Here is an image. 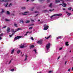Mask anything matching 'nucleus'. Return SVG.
Returning a JSON list of instances; mask_svg holds the SVG:
<instances>
[{
	"instance_id": "44",
	"label": "nucleus",
	"mask_w": 73,
	"mask_h": 73,
	"mask_svg": "<svg viewBox=\"0 0 73 73\" xmlns=\"http://www.w3.org/2000/svg\"><path fill=\"white\" fill-rule=\"evenodd\" d=\"M62 48H60L59 49V50H61V49H62Z\"/></svg>"
},
{
	"instance_id": "31",
	"label": "nucleus",
	"mask_w": 73,
	"mask_h": 73,
	"mask_svg": "<svg viewBox=\"0 0 73 73\" xmlns=\"http://www.w3.org/2000/svg\"><path fill=\"white\" fill-rule=\"evenodd\" d=\"M5 20L6 21H9V20H8V19H6Z\"/></svg>"
},
{
	"instance_id": "39",
	"label": "nucleus",
	"mask_w": 73,
	"mask_h": 73,
	"mask_svg": "<svg viewBox=\"0 0 73 73\" xmlns=\"http://www.w3.org/2000/svg\"><path fill=\"white\" fill-rule=\"evenodd\" d=\"M40 1H45V0H40Z\"/></svg>"
},
{
	"instance_id": "6",
	"label": "nucleus",
	"mask_w": 73,
	"mask_h": 73,
	"mask_svg": "<svg viewBox=\"0 0 73 73\" xmlns=\"http://www.w3.org/2000/svg\"><path fill=\"white\" fill-rule=\"evenodd\" d=\"M20 48H24V44H22L21 46H20Z\"/></svg>"
},
{
	"instance_id": "28",
	"label": "nucleus",
	"mask_w": 73,
	"mask_h": 73,
	"mask_svg": "<svg viewBox=\"0 0 73 73\" xmlns=\"http://www.w3.org/2000/svg\"><path fill=\"white\" fill-rule=\"evenodd\" d=\"M33 28V27H30L29 28V29H32Z\"/></svg>"
},
{
	"instance_id": "27",
	"label": "nucleus",
	"mask_w": 73,
	"mask_h": 73,
	"mask_svg": "<svg viewBox=\"0 0 73 73\" xmlns=\"http://www.w3.org/2000/svg\"><path fill=\"white\" fill-rule=\"evenodd\" d=\"M28 33H29V32L28 31L26 33V34L25 35V36H27V34Z\"/></svg>"
},
{
	"instance_id": "19",
	"label": "nucleus",
	"mask_w": 73,
	"mask_h": 73,
	"mask_svg": "<svg viewBox=\"0 0 73 73\" xmlns=\"http://www.w3.org/2000/svg\"><path fill=\"white\" fill-rule=\"evenodd\" d=\"M61 38V36H59L57 38V40H58V38H60H60Z\"/></svg>"
},
{
	"instance_id": "33",
	"label": "nucleus",
	"mask_w": 73,
	"mask_h": 73,
	"mask_svg": "<svg viewBox=\"0 0 73 73\" xmlns=\"http://www.w3.org/2000/svg\"><path fill=\"white\" fill-rule=\"evenodd\" d=\"M31 40H33V37H31Z\"/></svg>"
},
{
	"instance_id": "60",
	"label": "nucleus",
	"mask_w": 73,
	"mask_h": 73,
	"mask_svg": "<svg viewBox=\"0 0 73 73\" xmlns=\"http://www.w3.org/2000/svg\"><path fill=\"white\" fill-rule=\"evenodd\" d=\"M38 15V14H37L36 15V16H37Z\"/></svg>"
},
{
	"instance_id": "3",
	"label": "nucleus",
	"mask_w": 73,
	"mask_h": 73,
	"mask_svg": "<svg viewBox=\"0 0 73 73\" xmlns=\"http://www.w3.org/2000/svg\"><path fill=\"white\" fill-rule=\"evenodd\" d=\"M62 16V14H54V15L50 17V18H52L54 16Z\"/></svg>"
},
{
	"instance_id": "61",
	"label": "nucleus",
	"mask_w": 73,
	"mask_h": 73,
	"mask_svg": "<svg viewBox=\"0 0 73 73\" xmlns=\"http://www.w3.org/2000/svg\"><path fill=\"white\" fill-rule=\"evenodd\" d=\"M21 54H22L23 53V52H21Z\"/></svg>"
},
{
	"instance_id": "2",
	"label": "nucleus",
	"mask_w": 73,
	"mask_h": 73,
	"mask_svg": "<svg viewBox=\"0 0 73 73\" xmlns=\"http://www.w3.org/2000/svg\"><path fill=\"white\" fill-rule=\"evenodd\" d=\"M50 43L47 44L46 46V48L47 49V50H48L50 48Z\"/></svg>"
},
{
	"instance_id": "63",
	"label": "nucleus",
	"mask_w": 73,
	"mask_h": 73,
	"mask_svg": "<svg viewBox=\"0 0 73 73\" xmlns=\"http://www.w3.org/2000/svg\"><path fill=\"white\" fill-rule=\"evenodd\" d=\"M72 11H73V9H72Z\"/></svg>"
},
{
	"instance_id": "48",
	"label": "nucleus",
	"mask_w": 73,
	"mask_h": 73,
	"mask_svg": "<svg viewBox=\"0 0 73 73\" xmlns=\"http://www.w3.org/2000/svg\"><path fill=\"white\" fill-rule=\"evenodd\" d=\"M63 10L65 11V9H63Z\"/></svg>"
},
{
	"instance_id": "41",
	"label": "nucleus",
	"mask_w": 73,
	"mask_h": 73,
	"mask_svg": "<svg viewBox=\"0 0 73 73\" xmlns=\"http://www.w3.org/2000/svg\"><path fill=\"white\" fill-rule=\"evenodd\" d=\"M11 6H12V3H10L9 5V7H11Z\"/></svg>"
},
{
	"instance_id": "5",
	"label": "nucleus",
	"mask_w": 73,
	"mask_h": 73,
	"mask_svg": "<svg viewBox=\"0 0 73 73\" xmlns=\"http://www.w3.org/2000/svg\"><path fill=\"white\" fill-rule=\"evenodd\" d=\"M21 37L20 36H18L15 37L14 40V41H15L16 40H18V39L20 38Z\"/></svg>"
},
{
	"instance_id": "15",
	"label": "nucleus",
	"mask_w": 73,
	"mask_h": 73,
	"mask_svg": "<svg viewBox=\"0 0 73 73\" xmlns=\"http://www.w3.org/2000/svg\"><path fill=\"white\" fill-rule=\"evenodd\" d=\"M51 37V35H50L48 36V37L46 38V37H45V38H46V39H48V38H50V37Z\"/></svg>"
},
{
	"instance_id": "55",
	"label": "nucleus",
	"mask_w": 73,
	"mask_h": 73,
	"mask_svg": "<svg viewBox=\"0 0 73 73\" xmlns=\"http://www.w3.org/2000/svg\"><path fill=\"white\" fill-rule=\"evenodd\" d=\"M32 33V31H31L29 32V33Z\"/></svg>"
},
{
	"instance_id": "51",
	"label": "nucleus",
	"mask_w": 73,
	"mask_h": 73,
	"mask_svg": "<svg viewBox=\"0 0 73 73\" xmlns=\"http://www.w3.org/2000/svg\"><path fill=\"white\" fill-rule=\"evenodd\" d=\"M37 11H35V13H37Z\"/></svg>"
},
{
	"instance_id": "58",
	"label": "nucleus",
	"mask_w": 73,
	"mask_h": 73,
	"mask_svg": "<svg viewBox=\"0 0 73 73\" xmlns=\"http://www.w3.org/2000/svg\"><path fill=\"white\" fill-rule=\"evenodd\" d=\"M24 54H23V55L22 56V57H23V56H24Z\"/></svg>"
},
{
	"instance_id": "29",
	"label": "nucleus",
	"mask_w": 73,
	"mask_h": 73,
	"mask_svg": "<svg viewBox=\"0 0 73 73\" xmlns=\"http://www.w3.org/2000/svg\"><path fill=\"white\" fill-rule=\"evenodd\" d=\"M14 69H11V71L12 72H13V71H14Z\"/></svg>"
},
{
	"instance_id": "47",
	"label": "nucleus",
	"mask_w": 73,
	"mask_h": 73,
	"mask_svg": "<svg viewBox=\"0 0 73 73\" xmlns=\"http://www.w3.org/2000/svg\"><path fill=\"white\" fill-rule=\"evenodd\" d=\"M60 56H59L58 58V59H59V58H60Z\"/></svg>"
},
{
	"instance_id": "49",
	"label": "nucleus",
	"mask_w": 73,
	"mask_h": 73,
	"mask_svg": "<svg viewBox=\"0 0 73 73\" xmlns=\"http://www.w3.org/2000/svg\"><path fill=\"white\" fill-rule=\"evenodd\" d=\"M47 2H49V0H47Z\"/></svg>"
},
{
	"instance_id": "45",
	"label": "nucleus",
	"mask_w": 73,
	"mask_h": 73,
	"mask_svg": "<svg viewBox=\"0 0 73 73\" xmlns=\"http://www.w3.org/2000/svg\"><path fill=\"white\" fill-rule=\"evenodd\" d=\"M66 62H67L66 61L65 63V65H66Z\"/></svg>"
},
{
	"instance_id": "16",
	"label": "nucleus",
	"mask_w": 73,
	"mask_h": 73,
	"mask_svg": "<svg viewBox=\"0 0 73 73\" xmlns=\"http://www.w3.org/2000/svg\"><path fill=\"white\" fill-rule=\"evenodd\" d=\"M49 7H50V8H52V3H51L50 5H49Z\"/></svg>"
},
{
	"instance_id": "24",
	"label": "nucleus",
	"mask_w": 73,
	"mask_h": 73,
	"mask_svg": "<svg viewBox=\"0 0 73 73\" xmlns=\"http://www.w3.org/2000/svg\"><path fill=\"white\" fill-rule=\"evenodd\" d=\"M2 0V1H4V2H7V1H8L6 0H5L4 1V0Z\"/></svg>"
},
{
	"instance_id": "62",
	"label": "nucleus",
	"mask_w": 73,
	"mask_h": 73,
	"mask_svg": "<svg viewBox=\"0 0 73 73\" xmlns=\"http://www.w3.org/2000/svg\"><path fill=\"white\" fill-rule=\"evenodd\" d=\"M62 5V4H60V5Z\"/></svg>"
},
{
	"instance_id": "32",
	"label": "nucleus",
	"mask_w": 73,
	"mask_h": 73,
	"mask_svg": "<svg viewBox=\"0 0 73 73\" xmlns=\"http://www.w3.org/2000/svg\"><path fill=\"white\" fill-rule=\"evenodd\" d=\"M20 29H21L19 28V29H17L16 30V31H19V30H20Z\"/></svg>"
},
{
	"instance_id": "64",
	"label": "nucleus",
	"mask_w": 73,
	"mask_h": 73,
	"mask_svg": "<svg viewBox=\"0 0 73 73\" xmlns=\"http://www.w3.org/2000/svg\"><path fill=\"white\" fill-rule=\"evenodd\" d=\"M39 73H41V72H39Z\"/></svg>"
},
{
	"instance_id": "36",
	"label": "nucleus",
	"mask_w": 73,
	"mask_h": 73,
	"mask_svg": "<svg viewBox=\"0 0 73 73\" xmlns=\"http://www.w3.org/2000/svg\"><path fill=\"white\" fill-rule=\"evenodd\" d=\"M6 27V26H5L4 27H3L2 29H3V28H5Z\"/></svg>"
},
{
	"instance_id": "13",
	"label": "nucleus",
	"mask_w": 73,
	"mask_h": 73,
	"mask_svg": "<svg viewBox=\"0 0 73 73\" xmlns=\"http://www.w3.org/2000/svg\"><path fill=\"white\" fill-rule=\"evenodd\" d=\"M28 57V56L27 55H25V61H26L27 60V58Z\"/></svg>"
},
{
	"instance_id": "10",
	"label": "nucleus",
	"mask_w": 73,
	"mask_h": 73,
	"mask_svg": "<svg viewBox=\"0 0 73 73\" xmlns=\"http://www.w3.org/2000/svg\"><path fill=\"white\" fill-rule=\"evenodd\" d=\"M7 33H9L10 32V28L9 27L7 28Z\"/></svg>"
},
{
	"instance_id": "26",
	"label": "nucleus",
	"mask_w": 73,
	"mask_h": 73,
	"mask_svg": "<svg viewBox=\"0 0 73 73\" xmlns=\"http://www.w3.org/2000/svg\"><path fill=\"white\" fill-rule=\"evenodd\" d=\"M13 33L11 35H9V36L10 37H12V36H13Z\"/></svg>"
},
{
	"instance_id": "34",
	"label": "nucleus",
	"mask_w": 73,
	"mask_h": 73,
	"mask_svg": "<svg viewBox=\"0 0 73 73\" xmlns=\"http://www.w3.org/2000/svg\"><path fill=\"white\" fill-rule=\"evenodd\" d=\"M53 72V71L52 70H50V71H49V73H51V72Z\"/></svg>"
},
{
	"instance_id": "40",
	"label": "nucleus",
	"mask_w": 73,
	"mask_h": 73,
	"mask_svg": "<svg viewBox=\"0 0 73 73\" xmlns=\"http://www.w3.org/2000/svg\"><path fill=\"white\" fill-rule=\"evenodd\" d=\"M8 3H7L6 4V5L5 6V7H7V6H8Z\"/></svg>"
},
{
	"instance_id": "57",
	"label": "nucleus",
	"mask_w": 73,
	"mask_h": 73,
	"mask_svg": "<svg viewBox=\"0 0 73 73\" xmlns=\"http://www.w3.org/2000/svg\"><path fill=\"white\" fill-rule=\"evenodd\" d=\"M40 21V20H38V21Z\"/></svg>"
},
{
	"instance_id": "30",
	"label": "nucleus",
	"mask_w": 73,
	"mask_h": 73,
	"mask_svg": "<svg viewBox=\"0 0 73 73\" xmlns=\"http://www.w3.org/2000/svg\"><path fill=\"white\" fill-rule=\"evenodd\" d=\"M34 51L35 52V53H37V52H36V50L35 49L34 50Z\"/></svg>"
},
{
	"instance_id": "37",
	"label": "nucleus",
	"mask_w": 73,
	"mask_h": 73,
	"mask_svg": "<svg viewBox=\"0 0 73 73\" xmlns=\"http://www.w3.org/2000/svg\"><path fill=\"white\" fill-rule=\"evenodd\" d=\"M53 10H54V9L50 10H49V11H50V12H51V11H53Z\"/></svg>"
},
{
	"instance_id": "59",
	"label": "nucleus",
	"mask_w": 73,
	"mask_h": 73,
	"mask_svg": "<svg viewBox=\"0 0 73 73\" xmlns=\"http://www.w3.org/2000/svg\"><path fill=\"white\" fill-rule=\"evenodd\" d=\"M72 70H73V68H72Z\"/></svg>"
},
{
	"instance_id": "46",
	"label": "nucleus",
	"mask_w": 73,
	"mask_h": 73,
	"mask_svg": "<svg viewBox=\"0 0 73 73\" xmlns=\"http://www.w3.org/2000/svg\"><path fill=\"white\" fill-rule=\"evenodd\" d=\"M70 68H69L68 70V71H70Z\"/></svg>"
},
{
	"instance_id": "11",
	"label": "nucleus",
	"mask_w": 73,
	"mask_h": 73,
	"mask_svg": "<svg viewBox=\"0 0 73 73\" xmlns=\"http://www.w3.org/2000/svg\"><path fill=\"white\" fill-rule=\"evenodd\" d=\"M3 36V33H2L0 35V40H1L2 39V38L1 37H2V36Z\"/></svg>"
},
{
	"instance_id": "38",
	"label": "nucleus",
	"mask_w": 73,
	"mask_h": 73,
	"mask_svg": "<svg viewBox=\"0 0 73 73\" xmlns=\"http://www.w3.org/2000/svg\"><path fill=\"white\" fill-rule=\"evenodd\" d=\"M24 23L23 21V20H21L20 23Z\"/></svg>"
},
{
	"instance_id": "21",
	"label": "nucleus",
	"mask_w": 73,
	"mask_h": 73,
	"mask_svg": "<svg viewBox=\"0 0 73 73\" xmlns=\"http://www.w3.org/2000/svg\"><path fill=\"white\" fill-rule=\"evenodd\" d=\"M21 9H25V7H21Z\"/></svg>"
},
{
	"instance_id": "8",
	"label": "nucleus",
	"mask_w": 73,
	"mask_h": 73,
	"mask_svg": "<svg viewBox=\"0 0 73 73\" xmlns=\"http://www.w3.org/2000/svg\"><path fill=\"white\" fill-rule=\"evenodd\" d=\"M38 44H42V41L41 40H39L37 42Z\"/></svg>"
},
{
	"instance_id": "9",
	"label": "nucleus",
	"mask_w": 73,
	"mask_h": 73,
	"mask_svg": "<svg viewBox=\"0 0 73 73\" xmlns=\"http://www.w3.org/2000/svg\"><path fill=\"white\" fill-rule=\"evenodd\" d=\"M35 47V46L33 45H31L30 46V49H32V48H33Z\"/></svg>"
},
{
	"instance_id": "14",
	"label": "nucleus",
	"mask_w": 73,
	"mask_h": 73,
	"mask_svg": "<svg viewBox=\"0 0 73 73\" xmlns=\"http://www.w3.org/2000/svg\"><path fill=\"white\" fill-rule=\"evenodd\" d=\"M69 43V42H66V45L67 46H68V45H69V44H68V43Z\"/></svg>"
},
{
	"instance_id": "35",
	"label": "nucleus",
	"mask_w": 73,
	"mask_h": 73,
	"mask_svg": "<svg viewBox=\"0 0 73 73\" xmlns=\"http://www.w3.org/2000/svg\"><path fill=\"white\" fill-rule=\"evenodd\" d=\"M1 12L2 13H3V12H4V9H2V11Z\"/></svg>"
},
{
	"instance_id": "50",
	"label": "nucleus",
	"mask_w": 73,
	"mask_h": 73,
	"mask_svg": "<svg viewBox=\"0 0 73 73\" xmlns=\"http://www.w3.org/2000/svg\"><path fill=\"white\" fill-rule=\"evenodd\" d=\"M11 62V60H10V61L9 62V64H10Z\"/></svg>"
},
{
	"instance_id": "4",
	"label": "nucleus",
	"mask_w": 73,
	"mask_h": 73,
	"mask_svg": "<svg viewBox=\"0 0 73 73\" xmlns=\"http://www.w3.org/2000/svg\"><path fill=\"white\" fill-rule=\"evenodd\" d=\"M44 30H47V29H48L49 28V26H46V25H44Z\"/></svg>"
},
{
	"instance_id": "56",
	"label": "nucleus",
	"mask_w": 73,
	"mask_h": 73,
	"mask_svg": "<svg viewBox=\"0 0 73 73\" xmlns=\"http://www.w3.org/2000/svg\"><path fill=\"white\" fill-rule=\"evenodd\" d=\"M27 2L29 1V0H27Z\"/></svg>"
},
{
	"instance_id": "7",
	"label": "nucleus",
	"mask_w": 73,
	"mask_h": 73,
	"mask_svg": "<svg viewBox=\"0 0 73 73\" xmlns=\"http://www.w3.org/2000/svg\"><path fill=\"white\" fill-rule=\"evenodd\" d=\"M28 12H25L23 14H22L23 15H28Z\"/></svg>"
},
{
	"instance_id": "52",
	"label": "nucleus",
	"mask_w": 73,
	"mask_h": 73,
	"mask_svg": "<svg viewBox=\"0 0 73 73\" xmlns=\"http://www.w3.org/2000/svg\"><path fill=\"white\" fill-rule=\"evenodd\" d=\"M32 1H35V0H31Z\"/></svg>"
},
{
	"instance_id": "42",
	"label": "nucleus",
	"mask_w": 73,
	"mask_h": 73,
	"mask_svg": "<svg viewBox=\"0 0 73 73\" xmlns=\"http://www.w3.org/2000/svg\"><path fill=\"white\" fill-rule=\"evenodd\" d=\"M14 30L13 29H12L11 30V31L12 32H14Z\"/></svg>"
},
{
	"instance_id": "1",
	"label": "nucleus",
	"mask_w": 73,
	"mask_h": 73,
	"mask_svg": "<svg viewBox=\"0 0 73 73\" xmlns=\"http://www.w3.org/2000/svg\"><path fill=\"white\" fill-rule=\"evenodd\" d=\"M55 3H60V1H61L62 2V4H63L64 5H62L63 7H66V3H64V0H55Z\"/></svg>"
},
{
	"instance_id": "23",
	"label": "nucleus",
	"mask_w": 73,
	"mask_h": 73,
	"mask_svg": "<svg viewBox=\"0 0 73 73\" xmlns=\"http://www.w3.org/2000/svg\"><path fill=\"white\" fill-rule=\"evenodd\" d=\"M7 13L8 15H10V13H9V11H7Z\"/></svg>"
},
{
	"instance_id": "12",
	"label": "nucleus",
	"mask_w": 73,
	"mask_h": 73,
	"mask_svg": "<svg viewBox=\"0 0 73 73\" xmlns=\"http://www.w3.org/2000/svg\"><path fill=\"white\" fill-rule=\"evenodd\" d=\"M66 13L67 14V13L68 16H70V15H71V13H68V11H66Z\"/></svg>"
},
{
	"instance_id": "22",
	"label": "nucleus",
	"mask_w": 73,
	"mask_h": 73,
	"mask_svg": "<svg viewBox=\"0 0 73 73\" xmlns=\"http://www.w3.org/2000/svg\"><path fill=\"white\" fill-rule=\"evenodd\" d=\"M30 21L29 20H27V22H26V23H30Z\"/></svg>"
},
{
	"instance_id": "18",
	"label": "nucleus",
	"mask_w": 73,
	"mask_h": 73,
	"mask_svg": "<svg viewBox=\"0 0 73 73\" xmlns=\"http://www.w3.org/2000/svg\"><path fill=\"white\" fill-rule=\"evenodd\" d=\"M14 51H15V49H13V50L11 51V54H13V53L14 52Z\"/></svg>"
},
{
	"instance_id": "17",
	"label": "nucleus",
	"mask_w": 73,
	"mask_h": 73,
	"mask_svg": "<svg viewBox=\"0 0 73 73\" xmlns=\"http://www.w3.org/2000/svg\"><path fill=\"white\" fill-rule=\"evenodd\" d=\"M20 52H21V51L20 50H19L17 51V53L18 54H19V53H20Z\"/></svg>"
},
{
	"instance_id": "43",
	"label": "nucleus",
	"mask_w": 73,
	"mask_h": 73,
	"mask_svg": "<svg viewBox=\"0 0 73 73\" xmlns=\"http://www.w3.org/2000/svg\"><path fill=\"white\" fill-rule=\"evenodd\" d=\"M31 21H32L33 22H34V20L31 19Z\"/></svg>"
},
{
	"instance_id": "20",
	"label": "nucleus",
	"mask_w": 73,
	"mask_h": 73,
	"mask_svg": "<svg viewBox=\"0 0 73 73\" xmlns=\"http://www.w3.org/2000/svg\"><path fill=\"white\" fill-rule=\"evenodd\" d=\"M14 26L15 27H17V25L16 23H15L14 24Z\"/></svg>"
},
{
	"instance_id": "54",
	"label": "nucleus",
	"mask_w": 73,
	"mask_h": 73,
	"mask_svg": "<svg viewBox=\"0 0 73 73\" xmlns=\"http://www.w3.org/2000/svg\"><path fill=\"white\" fill-rule=\"evenodd\" d=\"M31 25H34V24H33Z\"/></svg>"
},
{
	"instance_id": "25",
	"label": "nucleus",
	"mask_w": 73,
	"mask_h": 73,
	"mask_svg": "<svg viewBox=\"0 0 73 73\" xmlns=\"http://www.w3.org/2000/svg\"><path fill=\"white\" fill-rule=\"evenodd\" d=\"M68 10H69V11H70V10H71V9H72V7H70L68 8Z\"/></svg>"
},
{
	"instance_id": "53",
	"label": "nucleus",
	"mask_w": 73,
	"mask_h": 73,
	"mask_svg": "<svg viewBox=\"0 0 73 73\" xmlns=\"http://www.w3.org/2000/svg\"><path fill=\"white\" fill-rule=\"evenodd\" d=\"M1 27L0 26V33L1 32V29H0V27Z\"/></svg>"
}]
</instances>
